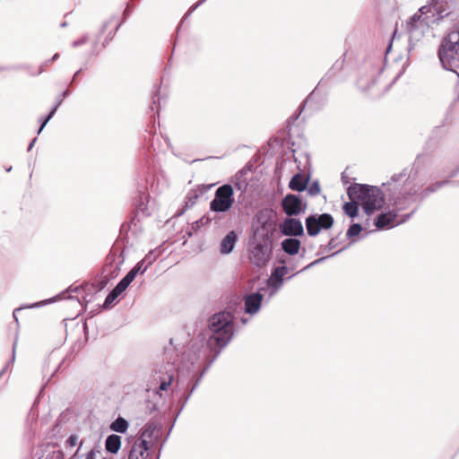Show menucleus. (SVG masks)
<instances>
[{
  "instance_id": "obj_12",
  "label": "nucleus",
  "mask_w": 459,
  "mask_h": 459,
  "mask_svg": "<svg viewBox=\"0 0 459 459\" xmlns=\"http://www.w3.org/2000/svg\"><path fill=\"white\" fill-rule=\"evenodd\" d=\"M420 159L421 157H417L416 159V161L414 162V164L412 165V167L411 168H406L405 169H407L408 171L412 169V168H415L418 169V176H417V179H416V183L418 185H420V189L418 190L417 194L415 195V202L419 199L420 201H422L423 199H425L426 197H428L430 194L432 193H435L436 191H437L438 189H440L442 186H444L445 185H446L448 183L447 180H445V181H439V182H436V183H433L431 184L430 186H427L426 188L422 189L421 191H420L422 187V179H420Z\"/></svg>"
},
{
  "instance_id": "obj_26",
  "label": "nucleus",
  "mask_w": 459,
  "mask_h": 459,
  "mask_svg": "<svg viewBox=\"0 0 459 459\" xmlns=\"http://www.w3.org/2000/svg\"><path fill=\"white\" fill-rule=\"evenodd\" d=\"M288 273V268L285 265L276 267L271 274L272 278L283 280L284 275Z\"/></svg>"
},
{
  "instance_id": "obj_59",
  "label": "nucleus",
  "mask_w": 459,
  "mask_h": 459,
  "mask_svg": "<svg viewBox=\"0 0 459 459\" xmlns=\"http://www.w3.org/2000/svg\"><path fill=\"white\" fill-rule=\"evenodd\" d=\"M82 442L81 441L79 444V449L82 447Z\"/></svg>"
},
{
  "instance_id": "obj_56",
  "label": "nucleus",
  "mask_w": 459,
  "mask_h": 459,
  "mask_svg": "<svg viewBox=\"0 0 459 459\" xmlns=\"http://www.w3.org/2000/svg\"><path fill=\"white\" fill-rule=\"evenodd\" d=\"M61 26H62V27H65V26H66V22H63V23H61Z\"/></svg>"
},
{
  "instance_id": "obj_29",
  "label": "nucleus",
  "mask_w": 459,
  "mask_h": 459,
  "mask_svg": "<svg viewBox=\"0 0 459 459\" xmlns=\"http://www.w3.org/2000/svg\"><path fill=\"white\" fill-rule=\"evenodd\" d=\"M320 192V186L317 181L313 182L307 188V193L311 196H316Z\"/></svg>"
},
{
  "instance_id": "obj_15",
  "label": "nucleus",
  "mask_w": 459,
  "mask_h": 459,
  "mask_svg": "<svg viewBox=\"0 0 459 459\" xmlns=\"http://www.w3.org/2000/svg\"><path fill=\"white\" fill-rule=\"evenodd\" d=\"M152 447L145 441L135 440L131 446L128 459H148Z\"/></svg>"
},
{
  "instance_id": "obj_46",
  "label": "nucleus",
  "mask_w": 459,
  "mask_h": 459,
  "mask_svg": "<svg viewBox=\"0 0 459 459\" xmlns=\"http://www.w3.org/2000/svg\"><path fill=\"white\" fill-rule=\"evenodd\" d=\"M82 69H79L74 75L73 79H72V82L75 80L76 76H78V74L81 73Z\"/></svg>"
},
{
  "instance_id": "obj_4",
  "label": "nucleus",
  "mask_w": 459,
  "mask_h": 459,
  "mask_svg": "<svg viewBox=\"0 0 459 459\" xmlns=\"http://www.w3.org/2000/svg\"><path fill=\"white\" fill-rule=\"evenodd\" d=\"M347 194L351 200L360 201L364 212L368 215L381 209L385 204L384 194L377 186L353 184L348 187Z\"/></svg>"
},
{
  "instance_id": "obj_53",
  "label": "nucleus",
  "mask_w": 459,
  "mask_h": 459,
  "mask_svg": "<svg viewBox=\"0 0 459 459\" xmlns=\"http://www.w3.org/2000/svg\"><path fill=\"white\" fill-rule=\"evenodd\" d=\"M342 248H340L338 252L333 253V255H329V257L333 256V255H335L336 254H338L339 252H342Z\"/></svg>"
},
{
  "instance_id": "obj_17",
  "label": "nucleus",
  "mask_w": 459,
  "mask_h": 459,
  "mask_svg": "<svg viewBox=\"0 0 459 459\" xmlns=\"http://www.w3.org/2000/svg\"><path fill=\"white\" fill-rule=\"evenodd\" d=\"M238 240V236L234 230L230 231L221 241L220 244V252L222 255L230 254L236 245Z\"/></svg>"
},
{
  "instance_id": "obj_23",
  "label": "nucleus",
  "mask_w": 459,
  "mask_h": 459,
  "mask_svg": "<svg viewBox=\"0 0 459 459\" xmlns=\"http://www.w3.org/2000/svg\"><path fill=\"white\" fill-rule=\"evenodd\" d=\"M267 284L272 289L270 295L273 296L281 289V287L283 284V280L272 278L270 276V278L268 279Z\"/></svg>"
},
{
  "instance_id": "obj_49",
  "label": "nucleus",
  "mask_w": 459,
  "mask_h": 459,
  "mask_svg": "<svg viewBox=\"0 0 459 459\" xmlns=\"http://www.w3.org/2000/svg\"><path fill=\"white\" fill-rule=\"evenodd\" d=\"M342 65V62H341L340 64L335 63V64L333 65V68H332V69H333V68H335V67H338V68H339V67H341Z\"/></svg>"
},
{
  "instance_id": "obj_11",
  "label": "nucleus",
  "mask_w": 459,
  "mask_h": 459,
  "mask_svg": "<svg viewBox=\"0 0 459 459\" xmlns=\"http://www.w3.org/2000/svg\"><path fill=\"white\" fill-rule=\"evenodd\" d=\"M162 426L156 421L147 422L141 429L137 440L145 441L151 447L160 439L161 435Z\"/></svg>"
},
{
  "instance_id": "obj_9",
  "label": "nucleus",
  "mask_w": 459,
  "mask_h": 459,
  "mask_svg": "<svg viewBox=\"0 0 459 459\" xmlns=\"http://www.w3.org/2000/svg\"><path fill=\"white\" fill-rule=\"evenodd\" d=\"M419 13L427 14L430 21L438 24L441 20L450 14V6L445 0H430V3L420 7Z\"/></svg>"
},
{
  "instance_id": "obj_8",
  "label": "nucleus",
  "mask_w": 459,
  "mask_h": 459,
  "mask_svg": "<svg viewBox=\"0 0 459 459\" xmlns=\"http://www.w3.org/2000/svg\"><path fill=\"white\" fill-rule=\"evenodd\" d=\"M174 380V371L171 365L164 368L155 370L152 376L151 385H148L147 391L153 389L155 394L161 396V391H167Z\"/></svg>"
},
{
  "instance_id": "obj_24",
  "label": "nucleus",
  "mask_w": 459,
  "mask_h": 459,
  "mask_svg": "<svg viewBox=\"0 0 459 459\" xmlns=\"http://www.w3.org/2000/svg\"><path fill=\"white\" fill-rule=\"evenodd\" d=\"M61 103H62V100H60L56 104H55L54 108H52V110L50 111V113L48 114V116L47 117L41 119V126L38 131V134L41 133V131L43 130L45 126L48 124V122L51 119V117L54 116V114L56 113V109L61 105Z\"/></svg>"
},
{
  "instance_id": "obj_52",
  "label": "nucleus",
  "mask_w": 459,
  "mask_h": 459,
  "mask_svg": "<svg viewBox=\"0 0 459 459\" xmlns=\"http://www.w3.org/2000/svg\"><path fill=\"white\" fill-rule=\"evenodd\" d=\"M342 248H340L338 252L333 253V255H329V257L333 256V255H335L336 254H338L339 252H342Z\"/></svg>"
},
{
  "instance_id": "obj_14",
  "label": "nucleus",
  "mask_w": 459,
  "mask_h": 459,
  "mask_svg": "<svg viewBox=\"0 0 459 459\" xmlns=\"http://www.w3.org/2000/svg\"><path fill=\"white\" fill-rule=\"evenodd\" d=\"M281 233L287 237H299L304 235L301 221L294 218H286L279 225Z\"/></svg>"
},
{
  "instance_id": "obj_51",
  "label": "nucleus",
  "mask_w": 459,
  "mask_h": 459,
  "mask_svg": "<svg viewBox=\"0 0 459 459\" xmlns=\"http://www.w3.org/2000/svg\"><path fill=\"white\" fill-rule=\"evenodd\" d=\"M9 366V363L6 364V366L4 367V368L0 372V376L4 374V370L6 369V368Z\"/></svg>"
},
{
  "instance_id": "obj_47",
  "label": "nucleus",
  "mask_w": 459,
  "mask_h": 459,
  "mask_svg": "<svg viewBox=\"0 0 459 459\" xmlns=\"http://www.w3.org/2000/svg\"><path fill=\"white\" fill-rule=\"evenodd\" d=\"M302 110H303V107H302V108H300L299 112L295 117H292L291 118H293V119H295V120H296V119H298V117H299V115H300V113L302 112Z\"/></svg>"
},
{
  "instance_id": "obj_3",
  "label": "nucleus",
  "mask_w": 459,
  "mask_h": 459,
  "mask_svg": "<svg viewBox=\"0 0 459 459\" xmlns=\"http://www.w3.org/2000/svg\"><path fill=\"white\" fill-rule=\"evenodd\" d=\"M253 237L250 240V261L257 267L266 264L273 251V227L270 221H262L261 215H256L253 225Z\"/></svg>"
},
{
  "instance_id": "obj_19",
  "label": "nucleus",
  "mask_w": 459,
  "mask_h": 459,
  "mask_svg": "<svg viewBox=\"0 0 459 459\" xmlns=\"http://www.w3.org/2000/svg\"><path fill=\"white\" fill-rule=\"evenodd\" d=\"M308 182V178L300 173L295 174L290 183L289 187L293 191L301 192L307 188V184Z\"/></svg>"
},
{
  "instance_id": "obj_6",
  "label": "nucleus",
  "mask_w": 459,
  "mask_h": 459,
  "mask_svg": "<svg viewBox=\"0 0 459 459\" xmlns=\"http://www.w3.org/2000/svg\"><path fill=\"white\" fill-rule=\"evenodd\" d=\"M429 16L420 13L412 15L406 23V30L409 34L410 42H419L429 28L435 24L433 21L429 19Z\"/></svg>"
},
{
  "instance_id": "obj_22",
  "label": "nucleus",
  "mask_w": 459,
  "mask_h": 459,
  "mask_svg": "<svg viewBox=\"0 0 459 459\" xmlns=\"http://www.w3.org/2000/svg\"><path fill=\"white\" fill-rule=\"evenodd\" d=\"M356 201L357 200H351V202H347L343 205L345 214L351 218L356 217L359 212V204Z\"/></svg>"
},
{
  "instance_id": "obj_7",
  "label": "nucleus",
  "mask_w": 459,
  "mask_h": 459,
  "mask_svg": "<svg viewBox=\"0 0 459 459\" xmlns=\"http://www.w3.org/2000/svg\"><path fill=\"white\" fill-rule=\"evenodd\" d=\"M235 203L233 186L224 184L219 186L213 199L210 202V210L214 212H227Z\"/></svg>"
},
{
  "instance_id": "obj_16",
  "label": "nucleus",
  "mask_w": 459,
  "mask_h": 459,
  "mask_svg": "<svg viewBox=\"0 0 459 459\" xmlns=\"http://www.w3.org/2000/svg\"><path fill=\"white\" fill-rule=\"evenodd\" d=\"M245 312L250 315L256 314L261 307L263 295L259 292L245 296Z\"/></svg>"
},
{
  "instance_id": "obj_36",
  "label": "nucleus",
  "mask_w": 459,
  "mask_h": 459,
  "mask_svg": "<svg viewBox=\"0 0 459 459\" xmlns=\"http://www.w3.org/2000/svg\"><path fill=\"white\" fill-rule=\"evenodd\" d=\"M88 41V36L84 35L82 36V38L74 40L73 43H72V46L74 48H77L79 46H82L83 44H85L86 42Z\"/></svg>"
},
{
  "instance_id": "obj_31",
  "label": "nucleus",
  "mask_w": 459,
  "mask_h": 459,
  "mask_svg": "<svg viewBox=\"0 0 459 459\" xmlns=\"http://www.w3.org/2000/svg\"><path fill=\"white\" fill-rule=\"evenodd\" d=\"M114 24V33L118 30L120 26V22H118L117 19L115 17L110 18L107 22L103 24L102 30H105L108 25Z\"/></svg>"
},
{
  "instance_id": "obj_57",
  "label": "nucleus",
  "mask_w": 459,
  "mask_h": 459,
  "mask_svg": "<svg viewBox=\"0 0 459 459\" xmlns=\"http://www.w3.org/2000/svg\"><path fill=\"white\" fill-rule=\"evenodd\" d=\"M309 99L310 97H308L306 100H305V103H307L309 101Z\"/></svg>"
},
{
  "instance_id": "obj_5",
  "label": "nucleus",
  "mask_w": 459,
  "mask_h": 459,
  "mask_svg": "<svg viewBox=\"0 0 459 459\" xmlns=\"http://www.w3.org/2000/svg\"><path fill=\"white\" fill-rule=\"evenodd\" d=\"M438 57L443 67L449 71H454L459 67V29L452 30L443 39Z\"/></svg>"
},
{
  "instance_id": "obj_44",
  "label": "nucleus",
  "mask_w": 459,
  "mask_h": 459,
  "mask_svg": "<svg viewBox=\"0 0 459 459\" xmlns=\"http://www.w3.org/2000/svg\"><path fill=\"white\" fill-rule=\"evenodd\" d=\"M334 247H335L334 239L331 238L328 243V247L331 249V248H333Z\"/></svg>"
},
{
  "instance_id": "obj_27",
  "label": "nucleus",
  "mask_w": 459,
  "mask_h": 459,
  "mask_svg": "<svg viewBox=\"0 0 459 459\" xmlns=\"http://www.w3.org/2000/svg\"><path fill=\"white\" fill-rule=\"evenodd\" d=\"M119 295L112 290L109 294L106 297L103 307L104 308H108L112 306L114 301L117 299Z\"/></svg>"
},
{
  "instance_id": "obj_20",
  "label": "nucleus",
  "mask_w": 459,
  "mask_h": 459,
  "mask_svg": "<svg viewBox=\"0 0 459 459\" xmlns=\"http://www.w3.org/2000/svg\"><path fill=\"white\" fill-rule=\"evenodd\" d=\"M121 447V437L118 435L111 434L107 437L105 448L111 454H117Z\"/></svg>"
},
{
  "instance_id": "obj_43",
  "label": "nucleus",
  "mask_w": 459,
  "mask_h": 459,
  "mask_svg": "<svg viewBox=\"0 0 459 459\" xmlns=\"http://www.w3.org/2000/svg\"><path fill=\"white\" fill-rule=\"evenodd\" d=\"M36 141H37V138H34V139L30 143L29 146H28V150H27L28 152H30V151L32 149V147H33V145L35 144Z\"/></svg>"
},
{
  "instance_id": "obj_60",
  "label": "nucleus",
  "mask_w": 459,
  "mask_h": 459,
  "mask_svg": "<svg viewBox=\"0 0 459 459\" xmlns=\"http://www.w3.org/2000/svg\"><path fill=\"white\" fill-rule=\"evenodd\" d=\"M159 458H160V453L157 455V459H159Z\"/></svg>"
},
{
  "instance_id": "obj_42",
  "label": "nucleus",
  "mask_w": 459,
  "mask_h": 459,
  "mask_svg": "<svg viewBox=\"0 0 459 459\" xmlns=\"http://www.w3.org/2000/svg\"><path fill=\"white\" fill-rule=\"evenodd\" d=\"M23 307H18V308H15L13 313V316L14 318V320L17 322L18 321V318H17V313L22 310Z\"/></svg>"
},
{
  "instance_id": "obj_13",
  "label": "nucleus",
  "mask_w": 459,
  "mask_h": 459,
  "mask_svg": "<svg viewBox=\"0 0 459 459\" xmlns=\"http://www.w3.org/2000/svg\"><path fill=\"white\" fill-rule=\"evenodd\" d=\"M282 208L287 215L294 216L305 212L306 204L298 195L289 194L282 199Z\"/></svg>"
},
{
  "instance_id": "obj_37",
  "label": "nucleus",
  "mask_w": 459,
  "mask_h": 459,
  "mask_svg": "<svg viewBox=\"0 0 459 459\" xmlns=\"http://www.w3.org/2000/svg\"><path fill=\"white\" fill-rule=\"evenodd\" d=\"M329 256H324V257H321V258H318L316 260H315L314 262L310 263L307 266H306L304 268V270L307 269V268H310L316 264H318L320 263H322L323 261H325L326 258H328Z\"/></svg>"
},
{
  "instance_id": "obj_30",
  "label": "nucleus",
  "mask_w": 459,
  "mask_h": 459,
  "mask_svg": "<svg viewBox=\"0 0 459 459\" xmlns=\"http://www.w3.org/2000/svg\"><path fill=\"white\" fill-rule=\"evenodd\" d=\"M244 176V172L241 170V171H238L236 176H235V181L233 182L234 183V186L238 189V190H241L242 189V186L243 185L246 186V183H242L240 182V178Z\"/></svg>"
},
{
  "instance_id": "obj_40",
  "label": "nucleus",
  "mask_w": 459,
  "mask_h": 459,
  "mask_svg": "<svg viewBox=\"0 0 459 459\" xmlns=\"http://www.w3.org/2000/svg\"><path fill=\"white\" fill-rule=\"evenodd\" d=\"M16 341L14 342L13 343V355H12V359L10 360L9 363H13L14 361V358H15V349H16Z\"/></svg>"
},
{
  "instance_id": "obj_55",
  "label": "nucleus",
  "mask_w": 459,
  "mask_h": 459,
  "mask_svg": "<svg viewBox=\"0 0 459 459\" xmlns=\"http://www.w3.org/2000/svg\"><path fill=\"white\" fill-rule=\"evenodd\" d=\"M241 321H242L243 324H246L247 322V320L245 319V318H242Z\"/></svg>"
},
{
  "instance_id": "obj_2",
  "label": "nucleus",
  "mask_w": 459,
  "mask_h": 459,
  "mask_svg": "<svg viewBox=\"0 0 459 459\" xmlns=\"http://www.w3.org/2000/svg\"><path fill=\"white\" fill-rule=\"evenodd\" d=\"M418 176V169H411L409 171L403 169L398 174L392 176L386 186L389 192V201L394 206L393 211L379 214L375 221L377 229H390L407 221L416 212V208L407 214L399 215L398 212L410 207L415 203V195L420 187L415 181Z\"/></svg>"
},
{
  "instance_id": "obj_41",
  "label": "nucleus",
  "mask_w": 459,
  "mask_h": 459,
  "mask_svg": "<svg viewBox=\"0 0 459 459\" xmlns=\"http://www.w3.org/2000/svg\"><path fill=\"white\" fill-rule=\"evenodd\" d=\"M85 459H95V452L94 450H91L87 455H86V458Z\"/></svg>"
},
{
  "instance_id": "obj_1",
  "label": "nucleus",
  "mask_w": 459,
  "mask_h": 459,
  "mask_svg": "<svg viewBox=\"0 0 459 459\" xmlns=\"http://www.w3.org/2000/svg\"><path fill=\"white\" fill-rule=\"evenodd\" d=\"M233 320L234 316L229 311H221L212 315L208 321V339L199 336L193 340L187 351L183 352L177 385H184L183 372L185 369L187 371L188 378L195 379V382L187 394H184L179 412L198 386L205 371L232 339L235 331Z\"/></svg>"
},
{
  "instance_id": "obj_18",
  "label": "nucleus",
  "mask_w": 459,
  "mask_h": 459,
  "mask_svg": "<svg viewBox=\"0 0 459 459\" xmlns=\"http://www.w3.org/2000/svg\"><path fill=\"white\" fill-rule=\"evenodd\" d=\"M281 249L289 255H295L300 249V241L296 238H287L281 243Z\"/></svg>"
},
{
  "instance_id": "obj_21",
  "label": "nucleus",
  "mask_w": 459,
  "mask_h": 459,
  "mask_svg": "<svg viewBox=\"0 0 459 459\" xmlns=\"http://www.w3.org/2000/svg\"><path fill=\"white\" fill-rule=\"evenodd\" d=\"M129 424L126 420L122 417L116 419L110 425V429L118 433H126L128 429Z\"/></svg>"
},
{
  "instance_id": "obj_48",
  "label": "nucleus",
  "mask_w": 459,
  "mask_h": 459,
  "mask_svg": "<svg viewBox=\"0 0 459 459\" xmlns=\"http://www.w3.org/2000/svg\"><path fill=\"white\" fill-rule=\"evenodd\" d=\"M39 306H40V304H39V303H35V304H32V305H30V306H28L27 307L32 308V307H39Z\"/></svg>"
},
{
  "instance_id": "obj_54",
  "label": "nucleus",
  "mask_w": 459,
  "mask_h": 459,
  "mask_svg": "<svg viewBox=\"0 0 459 459\" xmlns=\"http://www.w3.org/2000/svg\"><path fill=\"white\" fill-rule=\"evenodd\" d=\"M204 1H205V0H200V1H199V3H198V4H196L193 9L196 8L199 4H202L203 2H204Z\"/></svg>"
},
{
  "instance_id": "obj_50",
  "label": "nucleus",
  "mask_w": 459,
  "mask_h": 459,
  "mask_svg": "<svg viewBox=\"0 0 459 459\" xmlns=\"http://www.w3.org/2000/svg\"><path fill=\"white\" fill-rule=\"evenodd\" d=\"M59 55L58 54H55L52 57V61L56 60V58H58Z\"/></svg>"
},
{
  "instance_id": "obj_38",
  "label": "nucleus",
  "mask_w": 459,
  "mask_h": 459,
  "mask_svg": "<svg viewBox=\"0 0 459 459\" xmlns=\"http://www.w3.org/2000/svg\"><path fill=\"white\" fill-rule=\"evenodd\" d=\"M358 85H359V87L361 90H363V91H368V90H370V89H371V84H368V85H366V84L364 83V82H363V79H359V80L358 81Z\"/></svg>"
},
{
  "instance_id": "obj_10",
  "label": "nucleus",
  "mask_w": 459,
  "mask_h": 459,
  "mask_svg": "<svg viewBox=\"0 0 459 459\" xmlns=\"http://www.w3.org/2000/svg\"><path fill=\"white\" fill-rule=\"evenodd\" d=\"M306 229L308 236L316 237L321 230H328L333 224V218L329 213L313 214L306 219Z\"/></svg>"
},
{
  "instance_id": "obj_32",
  "label": "nucleus",
  "mask_w": 459,
  "mask_h": 459,
  "mask_svg": "<svg viewBox=\"0 0 459 459\" xmlns=\"http://www.w3.org/2000/svg\"><path fill=\"white\" fill-rule=\"evenodd\" d=\"M133 269L138 273V274H143L148 267L145 265L144 262L143 260L139 261Z\"/></svg>"
},
{
  "instance_id": "obj_45",
  "label": "nucleus",
  "mask_w": 459,
  "mask_h": 459,
  "mask_svg": "<svg viewBox=\"0 0 459 459\" xmlns=\"http://www.w3.org/2000/svg\"><path fill=\"white\" fill-rule=\"evenodd\" d=\"M155 98H156V94L152 96V105H151V107H150V108H151L152 110H153V109H154V105H156V100H155Z\"/></svg>"
},
{
  "instance_id": "obj_25",
  "label": "nucleus",
  "mask_w": 459,
  "mask_h": 459,
  "mask_svg": "<svg viewBox=\"0 0 459 459\" xmlns=\"http://www.w3.org/2000/svg\"><path fill=\"white\" fill-rule=\"evenodd\" d=\"M362 230V227L360 224L359 223H353L352 225L350 226V228L348 229L347 230V233H346V236L349 238H351L353 237H356L358 236Z\"/></svg>"
},
{
  "instance_id": "obj_39",
  "label": "nucleus",
  "mask_w": 459,
  "mask_h": 459,
  "mask_svg": "<svg viewBox=\"0 0 459 459\" xmlns=\"http://www.w3.org/2000/svg\"><path fill=\"white\" fill-rule=\"evenodd\" d=\"M69 95V91L68 90H65L59 97L58 99L56 100V104L60 100H64L65 98H66L67 96Z\"/></svg>"
},
{
  "instance_id": "obj_58",
  "label": "nucleus",
  "mask_w": 459,
  "mask_h": 459,
  "mask_svg": "<svg viewBox=\"0 0 459 459\" xmlns=\"http://www.w3.org/2000/svg\"><path fill=\"white\" fill-rule=\"evenodd\" d=\"M11 169H12V167L6 169V171L9 172V171H11Z\"/></svg>"
},
{
  "instance_id": "obj_34",
  "label": "nucleus",
  "mask_w": 459,
  "mask_h": 459,
  "mask_svg": "<svg viewBox=\"0 0 459 459\" xmlns=\"http://www.w3.org/2000/svg\"><path fill=\"white\" fill-rule=\"evenodd\" d=\"M138 273L132 268L127 274L123 278L126 283L130 285V283L134 280Z\"/></svg>"
},
{
  "instance_id": "obj_35",
  "label": "nucleus",
  "mask_w": 459,
  "mask_h": 459,
  "mask_svg": "<svg viewBox=\"0 0 459 459\" xmlns=\"http://www.w3.org/2000/svg\"><path fill=\"white\" fill-rule=\"evenodd\" d=\"M78 444V437L71 435L65 441L66 447H74Z\"/></svg>"
},
{
  "instance_id": "obj_28",
  "label": "nucleus",
  "mask_w": 459,
  "mask_h": 459,
  "mask_svg": "<svg viewBox=\"0 0 459 459\" xmlns=\"http://www.w3.org/2000/svg\"><path fill=\"white\" fill-rule=\"evenodd\" d=\"M157 255L153 251L149 252L142 260L144 262L145 265L149 268L154 261L156 260Z\"/></svg>"
},
{
  "instance_id": "obj_33",
  "label": "nucleus",
  "mask_w": 459,
  "mask_h": 459,
  "mask_svg": "<svg viewBox=\"0 0 459 459\" xmlns=\"http://www.w3.org/2000/svg\"><path fill=\"white\" fill-rule=\"evenodd\" d=\"M129 286L128 283L126 282L123 279L117 284V286L113 289L115 292H117L118 295H120L122 292H124L127 287Z\"/></svg>"
}]
</instances>
